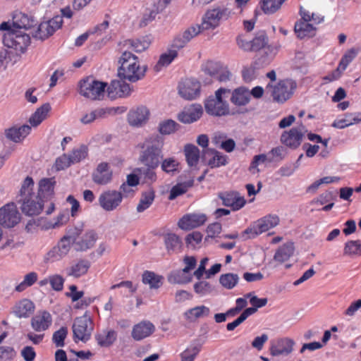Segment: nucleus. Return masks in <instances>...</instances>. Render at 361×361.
Here are the masks:
<instances>
[{
  "label": "nucleus",
  "instance_id": "nucleus-1",
  "mask_svg": "<svg viewBox=\"0 0 361 361\" xmlns=\"http://www.w3.org/2000/svg\"><path fill=\"white\" fill-rule=\"evenodd\" d=\"M118 62V78L130 82H136L143 79L148 69L147 65L140 66L138 57L130 51L123 52Z\"/></svg>",
  "mask_w": 361,
  "mask_h": 361
},
{
  "label": "nucleus",
  "instance_id": "nucleus-2",
  "mask_svg": "<svg viewBox=\"0 0 361 361\" xmlns=\"http://www.w3.org/2000/svg\"><path fill=\"white\" fill-rule=\"evenodd\" d=\"M164 140L162 136L156 135L146 139L140 155V161L145 166L157 168L163 159Z\"/></svg>",
  "mask_w": 361,
  "mask_h": 361
},
{
  "label": "nucleus",
  "instance_id": "nucleus-3",
  "mask_svg": "<svg viewBox=\"0 0 361 361\" xmlns=\"http://www.w3.org/2000/svg\"><path fill=\"white\" fill-rule=\"evenodd\" d=\"M279 217L277 215L269 214L257 221L250 227L247 228L241 234L243 240L249 238H255L259 234L269 231L279 224Z\"/></svg>",
  "mask_w": 361,
  "mask_h": 361
},
{
  "label": "nucleus",
  "instance_id": "nucleus-4",
  "mask_svg": "<svg viewBox=\"0 0 361 361\" xmlns=\"http://www.w3.org/2000/svg\"><path fill=\"white\" fill-rule=\"evenodd\" d=\"M106 85V82H100L92 76H88L79 82V92L90 99L99 100L104 97Z\"/></svg>",
  "mask_w": 361,
  "mask_h": 361
},
{
  "label": "nucleus",
  "instance_id": "nucleus-5",
  "mask_svg": "<svg viewBox=\"0 0 361 361\" xmlns=\"http://www.w3.org/2000/svg\"><path fill=\"white\" fill-rule=\"evenodd\" d=\"M296 82L290 79L280 80L276 85L269 83L266 87L267 92H270L273 100L278 103H283L293 95L296 89Z\"/></svg>",
  "mask_w": 361,
  "mask_h": 361
},
{
  "label": "nucleus",
  "instance_id": "nucleus-6",
  "mask_svg": "<svg viewBox=\"0 0 361 361\" xmlns=\"http://www.w3.org/2000/svg\"><path fill=\"white\" fill-rule=\"evenodd\" d=\"M231 11L225 7H216L208 10L203 18L200 25V31L214 29L219 26L221 21L226 20L229 18Z\"/></svg>",
  "mask_w": 361,
  "mask_h": 361
},
{
  "label": "nucleus",
  "instance_id": "nucleus-7",
  "mask_svg": "<svg viewBox=\"0 0 361 361\" xmlns=\"http://www.w3.org/2000/svg\"><path fill=\"white\" fill-rule=\"evenodd\" d=\"M73 339L84 343L90 340L93 331V324L91 319L87 315H83L75 319L73 326Z\"/></svg>",
  "mask_w": 361,
  "mask_h": 361
},
{
  "label": "nucleus",
  "instance_id": "nucleus-8",
  "mask_svg": "<svg viewBox=\"0 0 361 361\" xmlns=\"http://www.w3.org/2000/svg\"><path fill=\"white\" fill-rule=\"evenodd\" d=\"M2 40L4 46L14 49L21 53L25 52L27 47L30 44V35L23 33L21 31L18 30L4 33Z\"/></svg>",
  "mask_w": 361,
  "mask_h": 361
},
{
  "label": "nucleus",
  "instance_id": "nucleus-9",
  "mask_svg": "<svg viewBox=\"0 0 361 361\" xmlns=\"http://www.w3.org/2000/svg\"><path fill=\"white\" fill-rule=\"evenodd\" d=\"M123 195L121 192L108 190L102 192L98 199L99 206L106 212L116 210L121 204Z\"/></svg>",
  "mask_w": 361,
  "mask_h": 361
},
{
  "label": "nucleus",
  "instance_id": "nucleus-10",
  "mask_svg": "<svg viewBox=\"0 0 361 361\" xmlns=\"http://www.w3.org/2000/svg\"><path fill=\"white\" fill-rule=\"evenodd\" d=\"M20 221V214L16 204L8 203L0 208V225L5 228H13Z\"/></svg>",
  "mask_w": 361,
  "mask_h": 361
},
{
  "label": "nucleus",
  "instance_id": "nucleus-11",
  "mask_svg": "<svg viewBox=\"0 0 361 361\" xmlns=\"http://www.w3.org/2000/svg\"><path fill=\"white\" fill-rule=\"evenodd\" d=\"M307 130L301 124L298 127L292 128L288 131H283L281 136V142L292 149H297L302 143L304 133Z\"/></svg>",
  "mask_w": 361,
  "mask_h": 361
},
{
  "label": "nucleus",
  "instance_id": "nucleus-12",
  "mask_svg": "<svg viewBox=\"0 0 361 361\" xmlns=\"http://www.w3.org/2000/svg\"><path fill=\"white\" fill-rule=\"evenodd\" d=\"M76 237L73 235L63 236L54 247L47 253V259L54 262L65 257L69 252L71 245L75 243Z\"/></svg>",
  "mask_w": 361,
  "mask_h": 361
},
{
  "label": "nucleus",
  "instance_id": "nucleus-13",
  "mask_svg": "<svg viewBox=\"0 0 361 361\" xmlns=\"http://www.w3.org/2000/svg\"><path fill=\"white\" fill-rule=\"evenodd\" d=\"M200 83L194 78H186L179 82L178 93L186 100L195 99L200 93Z\"/></svg>",
  "mask_w": 361,
  "mask_h": 361
},
{
  "label": "nucleus",
  "instance_id": "nucleus-14",
  "mask_svg": "<svg viewBox=\"0 0 361 361\" xmlns=\"http://www.w3.org/2000/svg\"><path fill=\"white\" fill-rule=\"evenodd\" d=\"M218 197L221 200L222 205L231 207L233 211L240 209L246 203L245 198L235 191L220 192L218 193Z\"/></svg>",
  "mask_w": 361,
  "mask_h": 361
},
{
  "label": "nucleus",
  "instance_id": "nucleus-15",
  "mask_svg": "<svg viewBox=\"0 0 361 361\" xmlns=\"http://www.w3.org/2000/svg\"><path fill=\"white\" fill-rule=\"evenodd\" d=\"M18 203L20 204L22 212L29 216L39 215L44 207V200L30 197L26 199H18Z\"/></svg>",
  "mask_w": 361,
  "mask_h": 361
},
{
  "label": "nucleus",
  "instance_id": "nucleus-16",
  "mask_svg": "<svg viewBox=\"0 0 361 361\" xmlns=\"http://www.w3.org/2000/svg\"><path fill=\"white\" fill-rule=\"evenodd\" d=\"M126 80H114L106 89L108 97L111 99L118 97H126L130 95L131 88L130 85L125 82Z\"/></svg>",
  "mask_w": 361,
  "mask_h": 361
},
{
  "label": "nucleus",
  "instance_id": "nucleus-17",
  "mask_svg": "<svg viewBox=\"0 0 361 361\" xmlns=\"http://www.w3.org/2000/svg\"><path fill=\"white\" fill-rule=\"evenodd\" d=\"M149 117V109L144 106H140L129 111L128 122L133 127H141L147 123Z\"/></svg>",
  "mask_w": 361,
  "mask_h": 361
},
{
  "label": "nucleus",
  "instance_id": "nucleus-18",
  "mask_svg": "<svg viewBox=\"0 0 361 361\" xmlns=\"http://www.w3.org/2000/svg\"><path fill=\"white\" fill-rule=\"evenodd\" d=\"M200 32V26H192L183 33L175 37L171 44V49L178 50L183 48L194 37Z\"/></svg>",
  "mask_w": 361,
  "mask_h": 361
},
{
  "label": "nucleus",
  "instance_id": "nucleus-19",
  "mask_svg": "<svg viewBox=\"0 0 361 361\" xmlns=\"http://www.w3.org/2000/svg\"><path fill=\"white\" fill-rule=\"evenodd\" d=\"M207 221V216L203 214H188L184 215L178 221L179 228L183 230H190L203 225Z\"/></svg>",
  "mask_w": 361,
  "mask_h": 361
},
{
  "label": "nucleus",
  "instance_id": "nucleus-20",
  "mask_svg": "<svg viewBox=\"0 0 361 361\" xmlns=\"http://www.w3.org/2000/svg\"><path fill=\"white\" fill-rule=\"evenodd\" d=\"M203 110L200 104H192L179 113L177 118L181 123H191L200 119Z\"/></svg>",
  "mask_w": 361,
  "mask_h": 361
},
{
  "label": "nucleus",
  "instance_id": "nucleus-21",
  "mask_svg": "<svg viewBox=\"0 0 361 361\" xmlns=\"http://www.w3.org/2000/svg\"><path fill=\"white\" fill-rule=\"evenodd\" d=\"M54 178H44L39 180L38 192L35 199L43 200L44 202L51 200L54 195L55 185Z\"/></svg>",
  "mask_w": 361,
  "mask_h": 361
},
{
  "label": "nucleus",
  "instance_id": "nucleus-22",
  "mask_svg": "<svg viewBox=\"0 0 361 361\" xmlns=\"http://www.w3.org/2000/svg\"><path fill=\"white\" fill-rule=\"evenodd\" d=\"M206 112L212 116H221L228 114V106L226 102L207 99L204 102Z\"/></svg>",
  "mask_w": 361,
  "mask_h": 361
},
{
  "label": "nucleus",
  "instance_id": "nucleus-23",
  "mask_svg": "<svg viewBox=\"0 0 361 361\" xmlns=\"http://www.w3.org/2000/svg\"><path fill=\"white\" fill-rule=\"evenodd\" d=\"M207 157H210V159L207 161V164L212 169L225 166L228 163V157L221 154L214 149L207 148L203 150L202 159L206 161Z\"/></svg>",
  "mask_w": 361,
  "mask_h": 361
},
{
  "label": "nucleus",
  "instance_id": "nucleus-24",
  "mask_svg": "<svg viewBox=\"0 0 361 361\" xmlns=\"http://www.w3.org/2000/svg\"><path fill=\"white\" fill-rule=\"evenodd\" d=\"M52 318L50 313L46 310L39 312L31 319L32 328L37 332L44 331L51 325Z\"/></svg>",
  "mask_w": 361,
  "mask_h": 361
},
{
  "label": "nucleus",
  "instance_id": "nucleus-25",
  "mask_svg": "<svg viewBox=\"0 0 361 361\" xmlns=\"http://www.w3.org/2000/svg\"><path fill=\"white\" fill-rule=\"evenodd\" d=\"M162 238L169 255L178 253L181 251L183 242L178 235L173 233H164Z\"/></svg>",
  "mask_w": 361,
  "mask_h": 361
},
{
  "label": "nucleus",
  "instance_id": "nucleus-26",
  "mask_svg": "<svg viewBox=\"0 0 361 361\" xmlns=\"http://www.w3.org/2000/svg\"><path fill=\"white\" fill-rule=\"evenodd\" d=\"M112 177V171L109 170L108 163L99 164L96 171L92 173V180L95 183L100 185L107 184Z\"/></svg>",
  "mask_w": 361,
  "mask_h": 361
},
{
  "label": "nucleus",
  "instance_id": "nucleus-27",
  "mask_svg": "<svg viewBox=\"0 0 361 361\" xmlns=\"http://www.w3.org/2000/svg\"><path fill=\"white\" fill-rule=\"evenodd\" d=\"M154 331V326L150 322H141L135 324L132 330V337L135 341H140L150 336Z\"/></svg>",
  "mask_w": 361,
  "mask_h": 361
},
{
  "label": "nucleus",
  "instance_id": "nucleus-28",
  "mask_svg": "<svg viewBox=\"0 0 361 361\" xmlns=\"http://www.w3.org/2000/svg\"><path fill=\"white\" fill-rule=\"evenodd\" d=\"M31 127L28 125H23L20 127L13 126L5 130L6 138L14 142H19L30 133Z\"/></svg>",
  "mask_w": 361,
  "mask_h": 361
},
{
  "label": "nucleus",
  "instance_id": "nucleus-29",
  "mask_svg": "<svg viewBox=\"0 0 361 361\" xmlns=\"http://www.w3.org/2000/svg\"><path fill=\"white\" fill-rule=\"evenodd\" d=\"M37 21L33 16L20 11H16L13 16V26L18 28L28 30L36 25Z\"/></svg>",
  "mask_w": 361,
  "mask_h": 361
},
{
  "label": "nucleus",
  "instance_id": "nucleus-30",
  "mask_svg": "<svg viewBox=\"0 0 361 361\" xmlns=\"http://www.w3.org/2000/svg\"><path fill=\"white\" fill-rule=\"evenodd\" d=\"M295 343L290 338H282L270 348L271 354L273 356L288 355L293 351Z\"/></svg>",
  "mask_w": 361,
  "mask_h": 361
},
{
  "label": "nucleus",
  "instance_id": "nucleus-31",
  "mask_svg": "<svg viewBox=\"0 0 361 361\" xmlns=\"http://www.w3.org/2000/svg\"><path fill=\"white\" fill-rule=\"evenodd\" d=\"M295 32L300 39H303L306 37H311L314 36L316 28L312 24L309 23V21L301 20L295 24Z\"/></svg>",
  "mask_w": 361,
  "mask_h": 361
},
{
  "label": "nucleus",
  "instance_id": "nucleus-32",
  "mask_svg": "<svg viewBox=\"0 0 361 361\" xmlns=\"http://www.w3.org/2000/svg\"><path fill=\"white\" fill-rule=\"evenodd\" d=\"M34 303L28 299H23L15 306L14 313L19 318H27L34 312Z\"/></svg>",
  "mask_w": 361,
  "mask_h": 361
},
{
  "label": "nucleus",
  "instance_id": "nucleus-33",
  "mask_svg": "<svg viewBox=\"0 0 361 361\" xmlns=\"http://www.w3.org/2000/svg\"><path fill=\"white\" fill-rule=\"evenodd\" d=\"M117 333L113 329L104 330L102 333L95 335V340L100 347L108 348L116 341Z\"/></svg>",
  "mask_w": 361,
  "mask_h": 361
},
{
  "label": "nucleus",
  "instance_id": "nucleus-34",
  "mask_svg": "<svg viewBox=\"0 0 361 361\" xmlns=\"http://www.w3.org/2000/svg\"><path fill=\"white\" fill-rule=\"evenodd\" d=\"M90 264V262L87 259H80L75 264L66 269L67 275L79 278L87 272Z\"/></svg>",
  "mask_w": 361,
  "mask_h": 361
},
{
  "label": "nucleus",
  "instance_id": "nucleus-35",
  "mask_svg": "<svg viewBox=\"0 0 361 361\" xmlns=\"http://www.w3.org/2000/svg\"><path fill=\"white\" fill-rule=\"evenodd\" d=\"M154 198L155 191L152 188H149L148 190L142 192L139 203L136 207V211L138 213L145 212L152 204Z\"/></svg>",
  "mask_w": 361,
  "mask_h": 361
},
{
  "label": "nucleus",
  "instance_id": "nucleus-36",
  "mask_svg": "<svg viewBox=\"0 0 361 361\" xmlns=\"http://www.w3.org/2000/svg\"><path fill=\"white\" fill-rule=\"evenodd\" d=\"M50 110L51 106L49 103H45L37 109L35 112L29 118L30 125L33 127L38 126L47 118V114Z\"/></svg>",
  "mask_w": 361,
  "mask_h": 361
},
{
  "label": "nucleus",
  "instance_id": "nucleus-37",
  "mask_svg": "<svg viewBox=\"0 0 361 361\" xmlns=\"http://www.w3.org/2000/svg\"><path fill=\"white\" fill-rule=\"evenodd\" d=\"M293 243H286L279 247L276 251L274 259L279 263H283L290 259V257L293 255Z\"/></svg>",
  "mask_w": 361,
  "mask_h": 361
},
{
  "label": "nucleus",
  "instance_id": "nucleus-38",
  "mask_svg": "<svg viewBox=\"0 0 361 361\" xmlns=\"http://www.w3.org/2000/svg\"><path fill=\"white\" fill-rule=\"evenodd\" d=\"M97 240V234L94 231L87 232L82 239L78 241L75 244L77 246L76 250L80 251H85L92 248Z\"/></svg>",
  "mask_w": 361,
  "mask_h": 361
},
{
  "label": "nucleus",
  "instance_id": "nucleus-39",
  "mask_svg": "<svg viewBox=\"0 0 361 361\" xmlns=\"http://www.w3.org/2000/svg\"><path fill=\"white\" fill-rule=\"evenodd\" d=\"M184 153L188 166H195L200 157L198 147L192 144H187L184 147Z\"/></svg>",
  "mask_w": 361,
  "mask_h": 361
},
{
  "label": "nucleus",
  "instance_id": "nucleus-40",
  "mask_svg": "<svg viewBox=\"0 0 361 361\" xmlns=\"http://www.w3.org/2000/svg\"><path fill=\"white\" fill-rule=\"evenodd\" d=\"M33 187L34 180L32 178L27 176L22 183L17 200L36 197V195L32 192Z\"/></svg>",
  "mask_w": 361,
  "mask_h": 361
},
{
  "label": "nucleus",
  "instance_id": "nucleus-41",
  "mask_svg": "<svg viewBox=\"0 0 361 361\" xmlns=\"http://www.w3.org/2000/svg\"><path fill=\"white\" fill-rule=\"evenodd\" d=\"M194 180H188L181 183H178L173 186L171 189L169 199L170 200H175L177 197L185 193L188 188L193 185Z\"/></svg>",
  "mask_w": 361,
  "mask_h": 361
},
{
  "label": "nucleus",
  "instance_id": "nucleus-42",
  "mask_svg": "<svg viewBox=\"0 0 361 361\" xmlns=\"http://www.w3.org/2000/svg\"><path fill=\"white\" fill-rule=\"evenodd\" d=\"M210 310L209 307L200 305L188 310L184 315L187 319L192 321L204 316H208Z\"/></svg>",
  "mask_w": 361,
  "mask_h": 361
},
{
  "label": "nucleus",
  "instance_id": "nucleus-43",
  "mask_svg": "<svg viewBox=\"0 0 361 361\" xmlns=\"http://www.w3.org/2000/svg\"><path fill=\"white\" fill-rule=\"evenodd\" d=\"M177 56L176 49H170L168 53L162 54L160 56L158 62L154 67V70L156 72H159L163 66L169 65Z\"/></svg>",
  "mask_w": 361,
  "mask_h": 361
},
{
  "label": "nucleus",
  "instance_id": "nucleus-44",
  "mask_svg": "<svg viewBox=\"0 0 361 361\" xmlns=\"http://www.w3.org/2000/svg\"><path fill=\"white\" fill-rule=\"evenodd\" d=\"M162 277L152 271H145L142 274V282L149 284L150 288H159L162 285Z\"/></svg>",
  "mask_w": 361,
  "mask_h": 361
},
{
  "label": "nucleus",
  "instance_id": "nucleus-45",
  "mask_svg": "<svg viewBox=\"0 0 361 361\" xmlns=\"http://www.w3.org/2000/svg\"><path fill=\"white\" fill-rule=\"evenodd\" d=\"M150 40L147 37H144L141 39H128L126 41V44L130 45L133 49L137 53L146 50L150 45Z\"/></svg>",
  "mask_w": 361,
  "mask_h": 361
},
{
  "label": "nucleus",
  "instance_id": "nucleus-46",
  "mask_svg": "<svg viewBox=\"0 0 361 361\" xmlns=\"http://www.w3.org/2000/svg\"><path fill=\"white\" fill-rule=\"evenodd\" d=\"M239 281V276L237 274L227 273L221 274L219 277L220 284L226 289L233 288Z\"/></svg>",
  "mask_w": 361,
  "mask_h": 361
},
{
  "label": "nucleus",
  "instance_id": "nucleus-47",
  "mask_svg": "<svg viewBox=\"0 0 361 361\" xmlns=\"http://www.w3.org/2000/svg\"><path fill=\"white\" fill-rule=\"evenodd\" d=\"M50 27L46 22L41 23L37 30L32 32V37L37 39L44 40L54 34V29Z\"/></svg>",
  "mask_w": 361,
  "mask_h": 361
},
{
  "label": "nucleus",
  "instance_id": "nucleus-48",
  "mask_svg": "<svg viewBox=\"0 0 361 361\" xmlns=\"http://www.w3.org/2000/svg\"><path fill=\"white\" fill-rule=\"evenodd\" d=\"M180 125L171 119L164 120L159 123L158 130L161 135H170L178 130Z\"/></svg>",
  "mask_w": 361,
  "mask_h": 361
},
{
  "label": "nucleus",
  "instance_id": "nucleus-49",
  "mask_svg": "<svg viewBox=\"0 0 361 361\" xmlns=\"http://www.w3.org/2000/svg\"><path fill=\"white\" fill-rule=\"evenodd\" d=\"M192 276L182 273L180 270H176L171 273L169 276V281L171 283L187 284L192 281Z\"/></svg>",
  "mask_w": 361,
  "mask_h": 361
},
{
  "label": "nucleus",
  "instance_id": "nucleus-50",
  "mask_svg": "<svg viewBox=\"0 0 361 361\" xmlns=\"http://www.w3.org/2000/svg\"><path fill=\"white\" fill-rule=\"evenodd\" d=\"M251 51H257L267 44L268 37L264 32H259L251 40Z\"/></svg>",
  "mask_w": 361,
  "mask_h": 361
},
{
  "label": "nucleus",
  "instance_id": "nucleus-51",
  "mask_svg": "<svg viewBox=\"0 0 361 361\" xmlns=\"http://www.w3.org/2000/svg\"><path fill=\"white\" fill-rule=\"evenodd\" d=\"M231 102L238 106H243L250 102L249 94L240 88L235 90L231 97Z\"/></svg>",
  "mask_w": 361,
  "mask_h": 361
},
{
  "label": "nucleus",
  "instance_id": "nucleus-52",
  "mask_svg": "<svg viewBox=\"0 0 361 361\" xmlns=\"http://www.w3.org/2000/svg\"><path fill=\"white\" fill-rule=\"evenodd\" d=\"M344 255H361V243L360 240H349L345 244Z\"/></svg>",
  "mask_w": 361,
  "mask_h": 361
},
{
  "label": "nucleus",
  "instance_id": "nucleus-53",
  "mask_svg": "<svg viewBox=\"0 0 361 361\" xmlns=\"http://www.w3.org/2000/svg\"><path fill=\"white\" fill-rule=\"evenodd\" d=\"M193 288L195 293L200 296L208 295L214 290V288L210 283L204 280L195 283L193 286Z\"/></svg>",
  "mask_w": 361,
  "mask_h": 361
},
{
  "label": "nucleus",
  "instance_id": "nucleus-54",
  "mask_svg": "<svg viewBox=\"0 0 361 361\" xmlns=\"http://www.w3.org/2000/svg\"><path fill=\"white\" fill-rule=\"evenodd\" d=\"M358 54V49L355 48H351L348 50L344 55L342 56L339 65L342 71H345L350 63L356 57Z\"/></svg>",
  "mask_w": 361,
  "mask_h": 361
},
{
  "label": "nucleus",
  "instance_id": "nucleus-55",
  "mask_svg": "<svg viewBox=\"0 0 361 361\" xmlns=\"http://www.w3.org/2000/svg\"><path fill=\"white\" fill-rule=\"evenodd\" d=\"M201 349V345H191L181 354V361H194L195 357L199 353Z\"/></svg>",
  "mask_w": 361,
  "mask_h": 361
},
{
  "label": "nucleus",
  "instance_id": "nucleus-56",
  "mask_svg": "<svg viewBox=\"0 0 361 361\" xmlns=\"http://www.w3.org/2000/svg\"><path fill=\"white\" fill-rule=\"evenodd\" d=\"M68 334V329L66 326L61 327L58 331H55L52 336V341L56 347H63L65 345L64 340Z\"/></svg>",
  "mask_w": 361,
  "mask_h": 361
},
{
  "label": "nucleus",
  "instance_id": "nucleus-57",
  "mask_svg": "<svg viewBox=\"0 0 361 361\" xmlns=\"http://www.w3.org/2000/svg\"><path fill=\"white\" fill-rule=\"evenodd\" d=\"M161 168L167 173H173L178 171V162L173 157L161 159Z\"/></svg>",
  "mask_w": 361,
  "mask_h": 361
},
{
  "label": "nucleus",
  "instance_id": "nucleus-58",
  "mask_svg": "<svg viewBox=\"0 0 361 361\" xmlns=\"http://www.w3.org/2000/svg\"><path fill=\"white\" fill-rule=\"evenodd\" d=\"M87 147L85 145H81L72 151L70 157L73 164L78 163L87 156Z\"/></svg>",
  "mask_w": 361,
  "mask_h": 361
},
{
  "label": "nucleus",
  "instance_id": "nucleus-59",
  "mask_svg": "<svg viewBox=\"0 0 361 361\" xmlns=\"http://www.w3.org/2000/svg\"><path fill=\"white\" fill-rule=\"evenodd\" d=\"M279 0H262V9L265 13L271 14L277 11L281 6L279 4Z\"/></svg>",
  "mask_w": 361,
  "mask_h": 361
},
{
  "label": "nucleus",
  "instance_id": "nucleus-60",
  "mask_svg": "<svg viewBox=\"0 0 361 361\" xmlns=\"http://www.w3.org/2000/svg\"><path fill=\"white\" fill-rule=\"evenodd\" d=\"M155 169L156 168L145 166V167L138 169L137 171L140 175L144 178L145 182L153 183L157 180V174L154 171Z\"/></svg>",
  "mask_w": 361,
  "mask_h": 361
},
{
  "label": "nucleus",
  "instance_id": "nucleus-61",
  "mask_svg": "<svg viewBox=\"0 0 361 361\" xmlns=\"http://www.w3.org/2000/svg\"><path fill=\"white\" fill-rule=\"evenodd\" d=\"M202 239V234L198 231H193L187 235L185 238V243L188 247L195 249L196 245L201 243Z\"/></svg>",
  "mask_w": 361,
  "mask_h": 361
},
{
  "label": "nucleus",
  "instance_id": "nucleus-62",
  "mask_svg": "<svg viewBox=\"0 0 361 361\" xmlns=\"http://www.w3.org/2000/svg\"><path fill=\"white\" fill-rule=\"evenodd\" d=\"M16 355V352L13 347H0V361H11Z\"/></svg>",
  "mask_w": 361,
  "mask_h": 361
},
{
  "label": "nucleus",
  "instance_id": "nucleus-63",
  "mask_svg": "<svg viewBox=\"0 0 361 361\" xmlns=\"http://www.w3.org/2000/svg\"><path fill=\"white\" fill-rule=\"evenodd\" d=\"M72 164L70 156L63 154L56 159L55 167L57 171H61L69 167Z\"/></svg>",
  "mask_w": 361,
  "mask_h": 361
},
{
  "label": "nucleus",
  "instance_id": "nucleus-64",
  "mask_svg": "<svg viewBox=\"0 0 361 361\" xmlns=\"http://www.w3.org/2000/svg\"><path fill=\"white\" fill-rule=\"evenodd\" d=\"M269 154L273 156V157L269 160V162L280 161L285 158L286 149L283 146L276 147L269 152Z\"/></svg>",
  "mask_w": 361,
  "mask_h": 361
}]
</instances>
